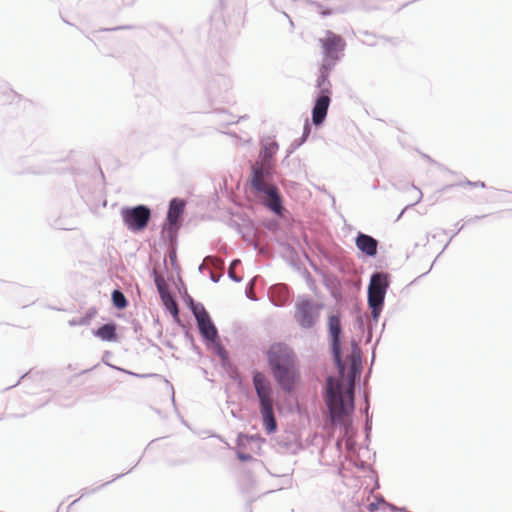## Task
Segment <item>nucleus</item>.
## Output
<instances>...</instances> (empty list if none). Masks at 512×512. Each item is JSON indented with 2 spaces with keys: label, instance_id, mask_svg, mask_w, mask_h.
<instances>
[{
  "label": "nucleus",
  "instance_id": "nucleus-6",
  "mask_svg": "<svg viewBox=\"0 0 512 512\" xmlns=\"http://www.w3.org/2000/svg\"><path fill=\"white\" fill-rule=\"evenodd\" d=\"M121 217L130 231L139 232L147 227L151 218V211L144 205L124 207L121 210Z\"/></svg>",
  "mask_w": 512,
  "mask_h": 512
},
{
  "label": "nucleus",
  "instance_id": "nucleus-1",
  "mask_svg": "<svg viewBox=\"0 0 512 512\" xmlns=\"http://www.w3.org/2000/svg\"><path fill=\"white\" fill-rule=\"evenodd\" d=\"M328 330L331 337V347L335 362L339 368L338 377H329L326 387V404L332 424L345 428L349 425V417L354 410V376L344 375V365L341 361V321L339 316L329 317Z\"/></svg>",
  "mask_w": 512,
  "mask_h": 512
},
{
  "label": "nucleus",
  "instance_id": "nucleus-17",
  "mask_svg": "<svg viewBox=\"0 0 512 512\" xmlns=\"http://www.w3.org/2000/svg\"><path fill=\"white\" fill-rule=\"evenodd\" d=\"M154 275H155L154 282H155V285L157 287V290H158L160 296L169 293L168 285H167L164 277L162 275L158 274L156 271H154Z\"/></svg>",
  "mask_w": 512,
  "mask_h": 512
},
{
  "label": "nucleus",
  "instance_id": "nucleus-15",
  "mask_svg": "<svg viewBox=\"0 0 512 512\" xmlns=\"http://www.w3.org/2000/svg\"><path fill=\"white\" fill-rule=\"evenodd\" d=\"M166 309L174 316H178V306L173 296L169 293L160 296Z\"/></svg>",
  "mask_w": 512,
  "mask_h": 512
},
{
  "label": "nucleus",
  "instance_id": "nucleus-4",
  "mask_svg": "<svg viewBox=\"0 0 512 512\" xmlns=\"http://www.w3.org/2000/svg\"><path fill=\"white\" fill-rule=\"evenodd\" d=\"M253 385L260 400L263 423L268 433L276 429V420L273 412V398L270 382L261 372H255Z\"/></svg>",
  "mask_w": 512,
  "mask_h": 512
},
{
  "label": "nucleus",
  "instance_id": "nucleus-7",
  "mask_svg": "<svg viewBox=\"0 0 512 512\" xmlns=\"http://www.w3.org/2000/svg\"><path fill=\"white\" fill-rule=\"evenodd\" d=\"M190 308L197 320L200 333L206 339L214 341L218 336L217 329L211 321V318L204 306L200 303H194L191 299Z\"/></svg>",
  "mask_w": 512,
  "mask_h": 512
},
{
  "label": "nucleus",
  "instance_id": "nucleus-24",
  "mask_svg": "<svg viewBox=\"0 0 512 512\" xmlns=\"http://www.w3.org/2000/svg\"><path fill=\"white\" fill-rule=\"evenodd\" d=\"M322 14H323V15H329V14H331V11H330V10H328V11H323V12H322Z\"/></svg>",
  "mask_w": 512,
  "mask_h": 512
},
{
  "label": "nucleus",
  "instance_id": "nucleus-10",
  "mask_svg": "<svg viewBox=\"0 0 512 512\" xmlns=\"http://www.w3.org/2000/svg\"><path fill=\"white\" fill-rule=\"evenodd\" d=\"M318 318V309L309 299H301L296 304L295 319L302 328H311Z\"/></svg>",
  "mask_w": 512,
  "mask_h": 512
},
{
  "label": "nucleus",
  "instance_id": "nucleus-23",
  "mask_svg": "<svg viewBox=\"0 0 512 512\" xmlns=\"http://www.w3.org/2000/svg\"><path fill=\"white\" fill-rule=\"evenodd\" d=\"M96 313H97V310H96V309H92V310L90 311V313H89V316H90V317H93V316H95V315H96Z\"/></svg>",
  "mask_w": 512,
  "mask_h": 512
},
{
  "label": "nucleus",
  "instance_id": "nucleus-3",
  "mask_svg": "<svg viewBox=\"0 0 512 512\" xmlns=\"http://www.w3.org/2000/svg\"><path fill=\"white\" fill-rule=\"evenodd\" d=\"M322 49V61L319 68V77L321 78V86L329 88V74L340 60L346 46V42L341 35L330 30L326 31L324 36L319 39Z\"/></svg>",
  "mask_w": 512,
  "mask_h": 512
},
{
  "label": "nucleus",
  "instance_id": "nucleus-20",
  "mask_svg": "<svg viewBox=\"0 0 512 512\" xmlns=\"http://www.w3.org/2000/svg\"><path fill=\"white\" fill-rule=\"evenodd\" d=\"M239 262V260H234L229 268V275L236 281H239L240 279L234 275V268L237 264H239Z\"/></svg>",
  "mask_w": 512,
  "mask_h": 512
},
{
  "label": "nucleus",
  "instance_id": "nucleus-12",
  "mask_svg": "<svg viewBox=\"0 0 512 512\" xmlns=\"http://www.w3.org/2000/svg\"><path fill=\"white\" fill-rule=\"evenodd\" d=\"M251 185L258 193H265L270 189L276 187L275 185L265 180L264 171L262 167L254 166Z\"/></svg>",
  "mask_w": 512,
  "mask_h": 512
},
{
  "label": "nucleus",
  "instance_id": "nucleus-5",
  "mask_svg": "<svg viewBox=\"0 0 512 512\" xmlns=\"http://www.w3.org/2000/svg\"><path fill=\"white\" fill-rule=\"evenodd\" d=\"M388 285V276L386 274L375 273L370 279L368 287V304L372 308L374 318L378 317L383 306Z\"/></svg>",
  "mask_w": 512,
  "mask_h": 512
},
{
  "label": "nucleus",
  "instance_id": "nucleus-21",
  "mask_svg": "<svg viewBox=\"0 0 512 512\" xmlns=\"http://www.w3.org/2000/svg\"><path fill=\"white\" fill-rule=\"evenodd\" d=\"M238 457L242 461H248V460L252 459V457L249 454H244V453H238Z\"/></svg>",
  "mask_w": 512,
  "mask_h": 512
},
{
  "label": "nucleus",
  "instance_id": "nucleus-8",
  "mask_svg": "<svg viewBox=\"0 0 512 512\" xmlns=\"http://www.w3.org/2000/svg\"><path fill=\"white\" fill-rule=\"evenodd\" d=\"M321 84V78L317 79V87L320 91V96L317 98L315 105L312 109V121L315 125H320L326 118L327 111L331 102L330 95L332 93V84L329 88H324Z\"/></svg>",
  "mask_w": 512,
  "mask_h": 512
},
{
  "label": "nucleus",
  "instance_id": "nucleus-2",
  "mask_svg": "<svg viewBox=\"0 0 512 512\" xmlns=\"http://www.w3.org/2000/svg\"><path fill=\"white\" fill-rule=\"evenodd\" d=\"M268 361L279 385L290 391L297 378L293 351L285 345L275 344L268 351Z\"/></svg>",
  "mask_w": 512,
  "mask_h": 512
},
{
  "label": "nucleus",
  "instance_id": "nucleus-14",
  "mask_svg": "<svg viewBox=\"0 0 512 512\" xmlns=\"http://www.w3.org/2000/svg\"><path fill=\"white\" fill-rule=\"evenodd\" d=\"M95 336L104 341H113L116 338L115 324H105L95 331Z\"/></svg>",
  "mask_w": 512,
  "mask_h": 512
},
{
  "label": "nucleus",
  "instance_id": "nucleus-11",
  "mask_svg": "<svg viewBox=\"0 0 512 512\" xmlns=\"http://www.w3.org/2000/svg\"><path fill=\"white\" fill-rule=\"evenodd\" d=\"M264 200L263 205L270 209L277 215H282V201L277 187L270 189L269 191L263 193Z\"/></svg>",
  "mask_w": 512,
  "mask_h": 512
},
{
  "label": "nucleus",
  "instance_id": "nucleus-18",
  "mask_svg": "<svg viewBox=\"0 0 512 512\" xmlns=\"http://www.w3.org/2000/svg\"><path fill=\"white\" fill-rule=\"evenodd\" d=\"M386 505L385 501L382 499H375L374 501L368 504V510L370 512H375L381 510Z\"/></svg>",
  "mask_w": 512,
  "mask_h": 512
},
{
  "label": "nucleus",
  "instance_id": "nucleus-22",
  "mask_svg": "<svg viewBox=\"0 0 512 512\" xmlns=\"http://www.w3.org/2000/svg\"><path fill=\"white\" fill-rule=\"evenodd\" d=\"M304 129H305V134L307 135V134L310 132V126H309V124H308V123H306V125H305V128H304Z\"/></svg>",
  "mask_w": 512,
  "mask_h": 512
},
{
  "label": "nucleus",
  "instance_id": "nucleus-13",
  "mask_svg": "<svg viewBox=\"0 0 512 512\" xmlns=\"http://www.w3.org/2000/svg\"><path fill=\"white\" fill-rule=\"evenodd\" d=\"M356 246L366 255L375 256L377 253L378 242L369 235L359 233L356 237Z\"/></svg>",
  "mask_w": 512,
  "mask_h": 512
},
{
  "label": "nucleus",
  "instance_id": "nucleus-19",
  "mask_svg": "<svg viewBox=\"0 0 512 512\" xmlns=\"http://www.w3.org/2000/svg\"><path fill=\"white\" fill-rule=\"evenodd\" d=\"M3 97V104H11L19 99V95L14 91H7L4 93Z\"/></svg>",
  "mask_w": 512,
  "mask_h": 512
},
{
  "label": "nucleus",
  "instance_id": "nucleus-16",
  "mask_svg": "<svg viewBox=\"0 0 512 512\" xmlns=\"http://www.w3.org/2000/svg\"><path fill=\"white\" fill-rule=\"evenodd\" d=\"M112 302L118 309H124L127 306V300L124 294L119 290H114L112 293Z\"/></svg>",
  "mask_w": 512,
  "mask_h": 512
},
{
  "label": "nucleus",
  "instance_id": "nucleus-9",
  "mask_svg": "<svg viewBox=\"0 0 512 512\" xmlns=\"http://www.w3.org/2000/svg\"><path fill=\"white\" fill-rule=\"evenodd\" d=\"M185 203L180 199H173L170 202L169 210L167 213V222L163 226V234H166L169 239H173L179 228V221L184 212Z\"/></svg>",
  "mask_w": 512,
  "mask_h": 512
}]
</instances>
